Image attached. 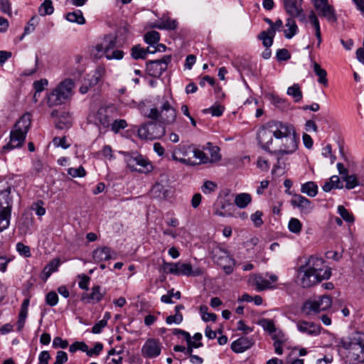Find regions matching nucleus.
I'll use <instances>...</instances> for the list:
<instances>
[{"label":"nucleus","mask_w":364,"mask_h":364,"mask_svg":"<svg viewBox=\"0 0 364 364\" xmlns=\"http://www.w3.org/2000/svg\"><path fill=\"white\" fill-rule=\"evenodd\" d=\"M342 179L346 182V188L347 189H353L355 187L359 186V181L356 175H346V176H342Z\"/></svg>","instance_id":"obj_44"},{"label":"nucleus","mask_w":364,"mask_h":364,"mask_svg":"<svg viewBox=\"0 0 364 364\" xmlns=\"http://www.w3.org/2000/svg\"><path fill=\"white\" fill-rule=\"evenodd\" d=\"M203 150H208L210 154V163H217L221 160V155L220 154V148L217 146H213L211 143L208 142L205 146Z\"/></svg>","instance_id":"obj_29"},{"label":"nucleus","mask_w":364,"mask_h":364,"mask_svg":"<svg viewBox=\"0 0 364 364\" xmlns=\"http://www.w3.org/2000/svg\"><path fill=\"white\" fill-rule=\"evenodd\" d=\"M66 19L70 22L77 23L78 24H84L85 23V19L83 17L82 11L80 10L68 13Z\"/></svg>","instance_id":"obj_40"},{"label":"nucleus","mask_w":364,"mask_h":364,"mask_svg":"<svg viewBox=\"0 0 364 364\" xmlns=\"http://www.w3.org/2000/svg\"><path fill=\"white\" fill-rule=\"evenodd\" d=\"M266 277L269 279H266L259 274H252L250 277L249 283L250 285L255 287L256 289L259 291L272 289L274 287L272 284L278 280V277L274 274L269 273H267Z\"/></svg>","instance_id":"obj_13"},{"label":"nucleus","mask_w":364,"mask_h":364,"mask_svg":"<svg viewBox=\"0 0 364 364\" xmlns=\"http://www.w3.org/2000/svg\"><path fill=\"white\" fill-rule=\"evenodd\" d=\"M110 127L112 132L118 133L121 129L127 127V123L125 119H115L112 120Z\"/></svg>","instance_id":"obj_50"},{"label":"nucleus","mask_w":364,"mask_h":364,"mask_svg":"<svg viewBox=\"0 0 364 364\" xmlns=\"http://www.w3.org/2000/svg\"><path fill=\"white\" fill-rule=\"evenodd\" d=\"M144 41L151 46H154L160 40V34L155 31L147 32L144 35Z\"/></svg>","instance_id":"obj_42"},{"label":"nucleus","mask_w":364,"mask_h":364,"mask_svg":"<svg viewBox=\"0 0 364 364\" xmlns=\"http://www.w3.org/2000/svg\"><path fill=\"white\" fill-rule=\"evenodd\" d=\"M296 328L299 332L311 336H318L321 332L320 326L310 321H299Z\"/></svg>","instance_id":"obj_21"},{"label":"nucleus","mask_w":364,"mask_h":364,"mask_svg":"<svg viewBox=\"0 0 364 364\" xmlns=\"http://www.w3.org/2000/svg\"><path fill=\"white\" fill-rule=\"evenodd\" d=\"M108 43L109 47H107L105 50V58L107 60H122L124 58V53L121 50L115 49L117 47V38L112 36Z\"/></svg>","instance_id":"obj_23"},{"label":"nucleus","mask_w":364,"mask_h":364,"mask_svg":"<svg viewBox=\"0 0 364 364\" xmlns=\"http://www.w3.org/2000/svg\"><path fill=\"white\" fill-rule=\"evenodd\" d=\"M211 257L218 265H220L222 262L230 261V259H231L228 252L219 246L213 248Z\"/></svg>","instance_id":"obj_26"},{"label":"nucleus","mask_w":364,"mask_h":364,"mask_svg":"<svg viewBox=\"0 0 364 364\" xmlns=\"http://www.w3.org/2000/svg\"><path fill=\"white\" fill-rule=\"evenodd\" d=\"M270 336L274 340V343H284L286 341L285 335L280 329L276 328L275 332H272Z\"/></svg>","instance_id":"obj_56"},{"label":"nucleus","mask_w":364,"mask_h":364,"mask_svg":"<svg viewBox=\"0 0 364 364\" xmlns=\"http://www.w3.org/2000/svg\"><path fill=\"white\" fill-rule=\"evenodd\" d=\"M291 204L294 208H299L300 212L304 214H309L314 209V205L311 202L304 196L299 194H295L292 197Z\"/></svg>","instance_id":"obj_20"},{"label":"nucleus","mask_w":364,"mask_h":364,"mask_svg":"<svg viewBox=\"0 0 364 364\" xmlns=\"http://www.w3.org/2000/svg\"><path fill=\"white\" fill-rule=\"evenodd\" d=\"M54 9L52 1H43L38 9L41 16L50 15L53 13Z\"/></svg>","instance_id":"obj_48"},{"label":"nucleus","mask_w":364,"mask_h":364,"mask_svg":"<svg viewBox=\"0 0 364 364\" xmlns=\"http://www.w3.org/2000/svg\"><path fill=\"white\" fill-rule=\"evenodd\" d=\"M314 70L316 75L318 77V83L327 85L328 80L326 78V71L324 69H323L317 63H314Z\"/></svg>","instance_id":"obj_41"},{"label":"nucleus","mask_w":364,"mask_h":364,"mask_svg":"<svg viewBox=\"0 0 364 364\" xmlns=\"http://www.w3.org/2000/svg\"><path fill=\"white\" fill-rule=\"evenodd\" d=\"M103 349V345L101 343H96L94 348L89 349L87 347V351L86 354L87 356L92 357L93 355H98Z\"/></svg>","instance_id":"obj_59"},{"label":"nucleus","mask_w":364,"mask_h":364,"mask_svg":"<svg viewBox=\"0 0 364 364\" xmlns=\"http://www.w3.org/2000/svg\"><path fill=\"white\" fill-rule=\"evenodd\" d=\"M115 113L114 109L110 107H101L96 112L89 114L87 120L89 123L97 126L100 130L108 128Z\"/></svg>","instance_id":"obj_8"},{"label":"nucleus","mask_w":364,"mask_h":364,"mask_svg":"<svg viewBox=\"0 0 364 364\" xmlns=\"http://www.w3.org/2000/svg\"><path fill=\"white\" fill-rule=\"evenodd\" d=\"M87 346H88L84 342L76 341L70 346L69 350L71 353H75L80 350L86 353L87 351Z\"/></svg>","instance_id":"obj_53"},{"label":"nucleus","mask_w":364,"mask_h":364,"mask_svg":"<svg viewBox=\"0 0 364 364\" xmlns=\"http://www.w3.org/2000/svg\"><path fill=\"white\" fill-rule=\"evenodd\" d=\"M132 57L134 59H145L146 57V50L140 45H136L132 48Z\"/></svg>","instance_id":"obj_46"},{"label":"nucleus","mask_w":364,"mask_h":364,"mask_svg":"<svg viewBox=\"0 0 364 364\" xmlns=\"http://www.w3.org/2000/svg\"><path fill=\"white\" fill-rule=\"evenodd\" d=\"M146 116L164 125L173 124L176 119L177 112L172 96H159L155 107L150 109Z\"/></svg>","instance_id":"obj_3"},{"label":"nucleus","mask_w":364,"mask_h":364,"mask_svg":"<svg viewBox=\"0 0 364 364\" xmlns=\"http://www.w3.org/2000/svg\"><path fill=\"white\" fill-rule=\"evenodd\" d=\"M348 360L353 364L364 362V333L351 340H342Z\"/></svg>","instance_id":"obj_5"},{"label":"nucleus","mask_w":364,"mask_h":364,"mask_svg":"<svg viewBox=\"0 0 364 364\" xmlns=\"http://www.w3.org/2000/svg\"><path fill=\"white\" fill-rule=\"evenodd\" d=\"M68 346V342L67 340H63L60 337H55L53 341V347L55 348H66Z\"/></svg>","instance_id":"obj_63"},{"label":"nucleus","mask_w":364,"mask_h":364,"mask_svg":"<svg viewBox=\"0 0 364 364\" xmlns=\"http://www.w3.org/2000/svg\"><path fill=\"white\" fill-rule=\"evenodd\" d=\"M74 82L71 79H65L58 84L47 96L49 107L62 105L71 98L73 94Z\"/></svg>","instance_id":"obj_6"},{"label":"nucleus","mask_w":364,"mask_h":364,"mask_svg":"<svg viewBox=\"0 0 364 364\" xmlns=\"http://www.w3.org/2000/svg\"><path fill=\"white\" fill-rule=\"evenodd\" d=\"M264 21L269 24L270 27L267 30L261 32L258 36L262 40L264 47H270L273 43V39L275 36V27L273 26V22L269 18H265Z\"/></svg>","instance_id":"obj_24"},{"label":"nucleus","mask_w":364,"mask_h":364,"mask_svg":"<svg viewBox=\"0 0 364 364\" xmlns=\"http://www.w3.org/2000/svg\"><path fill=\"white\" fill-rule=\"evenodd\" d=\"M284 9L290 18H298L301 21L306 20L301 1H284Z\"/></svg>","instance_id":"obj_18"},{"label":"nucleus","mask_w":364,"mask_h":364,"mask_svg":"<svg viewBox=\"0 0 364 364\" xmlns=\"http://www.w3.org/2000/svg\"><path fill=\"white\" fill-rule=\"evenodd\" d=\"M224 107L221 105H214L209 109H206V112H210L213 116L220 117L224 112Z\"/></svg>","instance_id":"obj_61"},{"label":"nucleus","mask_w":364,"mask_h":364,"mask_svg":"<svg viewBox=\"0 0 364 364\" xmlns=\"http://www.w3.org/2000/svg\"><path fill=\"white\" fill-rule=\"evenodd\" d=\"M178 26V22L175 19H171L169 18H161L156 22L153 23L151 25V28H156L159 29H165V30H174Z\"/></svg>","instance_id":"obj_28"},{"label":"nucleus","mask_w":364,"mask_h":364,"mask_svg":"<svg viewBox=\"0 0 364 364\" xmlns=\"http://www.w3.org/2000/svg\"><path fill=\"white\" fill-rule=\"evenodd\" d=\"M33 220L32 217L29 216H23L18 225V229L21 234L26 235L28 232L31 226L32 225Z\"/></svg>","instance_id":"obj_39"},{"label":"nucleus","mask_w":364,"mask_h":364,"mask_svg":"<svg viewBox=\"0 0 364 364\" xmlns=\"http://www.w3.org/2000/svg\"><path fill=\"white\" fill-rule=\"evenodd\" d=\"M43 205L44 203L43 200H38L32 204L31 208L38 216L41 217L46 214V209L44 208Z\"/></svg>","instance_id":"obj_52"},{"label":"nucleus","mask_w":364,"mask_h":364,"mask_svg":"<svg viewBox=\"0 0 364 364\" xmlns=\"http://www.w3.org/2000/svg\"><path fill=\"white\" fill-rule=\"evenodd\" d=\"M252 201V197L249 193H242L235 196V203L240 208H246Z\"/></svg>","instance_id":"obj_34"},{"label":"nucleus","mask_w":364,"mask_h":364,"mask_svg":"<svg viewBox=\"0 0 364 364\" xmlns=\"http://www.w3.org/2000/svg\"><path fill=\"white\" fill-rule=\"evenodd\" d=\"M92 259L95 262L99 263L109 259H116L117 253L107 246L96 248L92 252Z\"/></svg>","instance_id":"obj_17"},{"label":"nucleus","mask_w":364,"mask_h":364,"mask_svg":"<svg viewBox=\"0 0 364 364\" xmlns=\"http://www.w3.org/2000/svg\"><path fill=\"white\" fill-rule=\"evenodd\" d=\"M331 276V268L322 258L311 256L297 270V282L303 288L315 286Z\"/></svg>","instance_id":"obj_2"},{"label":"nucleus","mask_w":364,"mask_h":364,"mask_svg":"<svg viewBox=\"0 0 364 364\" xmlns=\"http://www.w3.org/2000/svg\"><path fill=\"white\" fill-rule=\"evenodd\" d=\"M273 137L275 139L273 151L279 156L292 154L298 149L299 138L294 127L289 123L270 121L261 127L257 132L258 145L267 151H272Z\"/></svg>","instance_id":"obj_1"},{"label":"nucleus","mask_w":364,"mask_h":364,"mask_svg":"<svg viewBox=\"0 0 364 364\" xmlns=\"http://www.w3.org/2000/svg\"><path fill=\"white\" fill-rule=\"evenodd\" d=\"M309 21L311 22V23L313 25V26L315 28V34L318 39V46H319L320 43H321V33L319 21H318L317 16H316L315 13L313 11H311V13L309 14Z\"/></svg>","instance_id":"obj_37"},{"label":"nucleus","mask_w":364,"mask_h":364,"mask_svg":"<svg viewBox=\"0 0 364 364\" xmlns=\"http://www.w3.org/2000/svg\"><path fill=\"white\" fill-rule=\"evenodd\" d=\"M31 124V115L29 113H25L17 120L10 132L9 141L1 149L2 154L19 149L23 145Z\"/></svg>","instance_id":"obj_4"},{"label":"nucleus","mask_w":364,"mask_h":364,"mask_svg":"<svg viewBox=\"0 0 364 364\" xmlns=\"http://www.w3.org/2000/svg\"><path fill=\"white\" fill-rule=\"evenodd\" d=\"M28 315V310L21 309L18 315V320L17 321V330L21 331L25 324L26 319Z\"/></svg>","instance_id":"obj_54"},{"label":"nucleus","mask_w":364,"mask_h":364,"mask_svg":"<svg viewBox=\"0 0 364 364\" xmlns=\"http://www.w3.org/2000/svg\"><path fill=\"white\" fill-rule=\"evenodd\" d=\"M288 228L291 232L299 235L302 230V223L299 219L292 218L289 221Z\"/></svg>","instance_id":"obj_43"},{"label":"nucleus","mask_w":364,"mask_h":364,"mask_svg":"<svg viewBox=\"0 0 364 364\" xmlns=\"http://www.w3.org/2000/svg\"><path fill=\"white\" fill-rule=\"evenodd\" d=\"M16 250L21 255L25 257H30L31 255L30 247L21 242L16 244Z\"/></svg>","instance_id":"obj_55"},{"label":"nucleus","mask_w":364,"mask_h":364,"mask_svg":"<svg viewBox=\"0 0 364 364\" xmlns=\"http://www.w3.org/2000/svg\"><path fill=\"white\" fill-rule=\"evenodd\" d=\"M163 268L164 272L178 276L196 277L203 274L200 268L193 269L192 265L188 263L164 262Z\"/></svg>","instance_id":"obj_9"},{"label":"nucleus","mask_w":364,"mask_h":364,"mask_svg":"<svg viewBox=\"0 0 364 364\" xmlns=\"http://www.w3.org/2000/svg\"><path fill=\"white\" fill-rule=\"evenodd\" d=\"M255 341L251 337L242 336L234 341L231 344V349L237 353H242L254 345Z\"/></svg>","instance_id":"obj_22"},{"label":"nucleus","mask_w":364,"mask_h":364,"mask_svg":"<svg viewBox=\"0 0 364 364\" xmlns=\"http://www.w3.org/2000/svg\"><path fill=\"white\" fill-rule=\"evenodd\" d=\"M194 164L191 166H197L210 163L209 156H208L203 150L198 149H193L192 151Z\"/></svg>","instance_id":"obj_31"},{"label":"nucleus","mask_w":364,"mask_h":364,"mask_svg":"<svg viewBox=\"0 0 364 364\" xmlns=\"http://www.w3.org/2000/svg\"><path fill=\"white\" fill-rule=\"evenodd\" d=\"M332 305V299L328 295H322L306 301L303 306L305 314L311 315L328 309Z\"/></svg>","instance_id":"obj_10"},{"label":"nucleus","mask_w":364,"mask_h":364,"mask_svg":"<svg viewBox=\"0 0 364 364\" xmlns=\"http://www.w3.org/2000/svg\"><path fill=\"white\" fill-rule=\"evenodd\" d=\"M183 321V315L181 313H176L175 315L168 316L166 319V322L168 324H172V323H176L179 324Z\"/></svg>","instance_id":"obj_60"},{"label":"nucleus","mask_w":364,"mask_h":364,"mask_svg":"<svg viewBox=\"0 0 364 364\" xmlns=\"http://www.w3.org/2000/svg\"><path fill=\"white\" fill-rule=\"evenodd\" d=\"M68 174L73 178L84 177L86 176V171L85 168L80 166L78 168H69L67 170Z\"/></svg>","instance_id":"obj_51"},{"label":"nucleus","mask_w":364,"mask_h":364,"mask_svg":"<svg viewBox=\"0 0 364 364\" xmlns=\"http://www.w3.org/2000/svg\"><path fill=\"white\" fill-rule=\"evenodd\" d=\"M60 264L61 261L59 258H55L50 261L49 263L43 268L41 274V279L46 282L53 272L58 271Z\"/></svg>","instance_id":"obj_25"},{"label":"nucleus","mask_w":364,"mask_h":364,"mask_svg":"<svg viewBox=\"0 0 364 364\" xmlns=\"http://www.w3.org/2000/svg\"><path fill=\"white\" fill-rule=\"evenodd\" d=\"M216 187L217 186L215 183L210 181H207L204 183L203 186L201 188V190L205 194H209L211 192L214 191Z\"/></svg>","instance_id":"obj_62"},{"label":"nucleus","mask_w":364,"mask_h":364,"mask_svg":"<svg viewBox=\"0 0 364 364\" xmlns=\"http://www.w3.org/2000/svg\"><path fill=\"white\" fill-rule=\"evenodd\" d=\"M151 195L158 198H166L168 196V190L161 183L156 182L151 190Z\"/></svg>","instance_id":"obj_33"},{"label":"nucleus","mask_w":364,"mask_h":364,"mask_svg":"<svg viewBox=\"0 0 364 364\" xmlns=\"http://www.w3.org/2000/svg\"><path fill=\"white\" fill-rule=\"evenodd\" d=\"M338 213L346 222L353 223L355 220L353 215L343 205L338 206Z\"/></svg>","instance_id":"obj_47"},{"label":"nucleus","mask_w":364,"mask_h":364,"mask_svg":"<svg viewBox=\"0 0 364 364\" xmlns=\"http://www.w3.org/2000/svg\"><path fill=\"white\" fill-rule=\"evenodd\" d=\"M11 188L8 186L0 191V232L6 230L10 225L13 208Z\"/></svg>","instance_id":"obj_7"},{"label":"nucleus","mask_w":364,"mask_h":364,"mask_svg":"<svg viewBox=\"0 0 364 364\" xmlns=\"http://www.w3.org/2000/svg\"><path fill=\"white\" fill-rule=\"evenodd\" d=\"M0 11L9 16H12L13 15H17L18 9L16 6H13L10 1H0Z\"/></svg>","instance_id":"obj_35"},{"label":"nucleus","mask_w":364,"mask_h":364,"mask_svg":"<svg viewBox=\"0 0 364 364\" xmlns=\"http://www.w3.org/2000/svg\"><path fill=\"white\" fill-rule=\"evenodd\" d=\"M192 151V146L179 144L173 149L171 158L183 164L191 166V164H194L193 159L190 156Z\"/></svg>","instance_id":"obj_15"},{"label":"nucleus","mask_w":364,"mask_h":364,"mask_svg":"<svg viewBox=\"0 0 364 364\" xmlns=\"http://www.w3.org/2000/svg\"><path fill=\"white\" fill-rule=\"evenodd\" d=\"M162 344L157 338L147 339L141 348V355L146 358H154L158 357L161 352Z\"/></svg>","instance_id":"obj_16"},{"label":"nucleus","mask_w":364,"mask_h":364,"mask_svg":"<svg viewBox=\"0 0 364 364\" xmlns=\"http://www.w3.org/2000/svg\"><path fill=\"white\" fill-rule=\"evenodd\" d=\"M48 82L46 79H41L33 83V89L36 92L41 93L48 85Z\"/></svg>","instance_id":"obj_58"},{"label":"nucleus","mask_w":364,"mask_h":364,"mask_svg":"<svg viewBox=\"0 0 364 364\" xmlns=\"http://www.w3.org/2000/svg\"><path fill=\"white\" fill-rule=\"evenodd\" d=\"M107 322L106 319H102L99 321L93 326L92 328V332L95 334L101 333L102 330L107 326Z\"/></svg>","instance_id":"obj_64"},{"label":"nucleus","mask_w":364,"mask_h":364,"mask_svg":"<svg viewBox=\"0 0 364 364\" xmlns=\"http://www.w3.org/2000/svg\"><path fill=\"white\" fill-rule=\"evenodd\" d=\"M165 133V127L154 122L146 123L138 129V136L145 140L160 139Z\"/></svg>","instance_id":"obj_12"},{"label":"nucleus","mask_w":364,"mask_h":364,"mask_svg":"<svg viewBox=\"0 0 364 364\" xmlns=\"http://www.w3.org/2000/svg\"><path fill=\"white\" fill-rule=\"evenodd\" d=\"M171 61V55H164L160 60H151L146 63V72L150 76L159 77L167 69Z\"/></svg>","instance_id":"obj_14"},{"label":"nucleus","mask_w":364,"mask_h":364,"mask_svg":"<svg viewBox=\"0 0 364 364\" xmlns=\"http://www.w3.org/2000/svg\"><path fill=\"white\" fill-rule=\"evenodd\" d=\"M288 95L293 97L295 102H299L302 100V92L299 84H294L287 89Z\"/></svg>","instance_id":"obj_38"},{"label":"nucleus","mask_w":364,"mask_h":364,"mask_svg":"<svg viewBox=\"0 0 364 364\" xmlns=\"http://www.w3.org/2000/svg\"><path fill=\"white\" fill-rule=\"evenodd\" d=\"M125 162L131 171L147 173L152 171L153 166L147 159L137 153L127 155Z\"/></svg>","instance_id":"obj_11"},{"label":"nucleus","mask_w":364,"mask_h":364,"mask_svg":"<svg viewBox=\"0 0 364 364\" xmlns=\"http://www.w3.org/2000/svg\"><path fill=\"white\" fill-rule=\"evenodd\" d=\"M301 191L310 197H314L318 193V186L314 182L309 181L302 184Z\"/></svg>","instance_id":"obj_36"},{"label":"nucleus","mask_w":364,"mask_h":364,"mask_svg":"<svg viewBox=\"0 0 364 364\" xmlns=\"http://www.w3.org/2000/svg\"><path fill=\"white\" fill-rule=\"evenodd\" d=\"M38 23V19L36 16H33L29 21L27 23L26 26L24 28V32L21 37V40L23 38V37L26 35H28L33 33Z\"/></svg>","instance_id":"obj_45"},{"label":"nucleus","mask_w":364,"mask_h":364,"mask_svg":"<svg viewBox=\"0 0 364 364\" xmlns=\"http://www.w3.org/2000/svg\"><path fill=\"white\" fill-rule=\"evenodd\" d=\"M112 36L108 35L105 36L102 41V43L96 45L92 49V53L95 56L102 57V55L105 56V50H107V47H109V41H111Z\"/></svg>","instance_id":"obj_30"},{"label":"nucleus","mask_w":364,"mask_h":364,"mask_svg":"<svg viewBox=\"0 0 364 364\" xmlns=\"http://www.w3.org/2000/svg\"><path fill=\"white\" fill-rule=\"evenodd\" d=\"M259 325L261 326L264 331H267L269 334L275 332L277 328L272 320L267 318H262L259 321Z\"/></svg>","instance_id":"obj_49"},{"label":"nucleus","mask_w":364,"mask_h":364,"mask_svg":"<svg viewBox=\"0 0 364 364\" xmlns=\"http://www.w3.org/2000/svg\"><path fill=\"white\" fill-rule=\"evenodd\" d=\"M46 301L50 306L57 305L58 302V296L55 291H50L46 294Z\"/></svg>","instance_id":"obj_57"},{"label":"nucleus","mask_w":364,"mask_h":364,"mask_svg":"<svg viewBox=\"0 0 364 364\" xmlns=\"http://www.w3.org/2000/svg\"><path fill=\"white\" fill-rule=\"evenodd\" d=\"M314 7L320 16L329 21H336L335 10L328 1H315Z\"/></svg>","instance_id":"obj_19"},{"label":"nucleus","mask_w":364,"mask_h":364,"mask_svg":"<svg viewBox=\"0 0 364 364\" xmlns=\"http://www.w3.org/2000/svg\"><path fill=\"white\" fill-rule=\"evenodd\" d=\"M100 289L101 288L98 285L93 287L90 294L84 293L82 294V300L86 303L100 301L104 296V293H102Z\"/></svg>","instance_id":"obj_27"},{"label":"nucleus","mask_w":364,"mask_h":364,"mask_svg":"<svg viewBox=\"0 0 364 364\" xmlns=\"http://www.w3.org/2000/svg\"><path fill=\"white\" fill-rule=\"evenodd\" d=\"M285 26L286 28L284 31V36L288 39L293 38V36H294L299 31L296 22L292 18H288L287 19Z\"/></svg>","instance_id":"obj_32"}]
</instances>
